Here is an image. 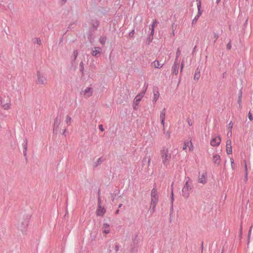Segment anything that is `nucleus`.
<instances>
[{
    "instance_id": "1",
    "label": "nucleus",
    "mask_w": 253,
    "mask_h": 253,
    "mask_svg": "<svg viewBox=\"0 0 253 253\" xmlns=\"http://www.w3.org/2000/svg\"><path fill=\"white\" fill-rule=\"evenodd\" d=\"M172 150L164 147L160 151V157L164 166L167 168L169 166L172 157Z\"/></svg>"
},
{
    "instance_id": "2",
    "label": "nucleus",
    "mask_w": 253,
    "mask_h": 253,
    "mask_svg": "<svg viewBox=\"0 0 253 253\" xmlns=\"http://www.w3.org/2000/svg\"><path fill=\"white\" fill-rule=\"evenodd\" d=\"M35 83L38 85H45L47 83L46 75L42 70H38L36 73Z\"/></svg>"
},
{
    "instance_id": "3",
    "label": "nucleus",
    "mask_w": 253,
    "mask_h": 253,
    "mask_svg": "<svg viewBox=\"0 0 253 253\" xmlns=\"http://www.w3.org/2000/svg\"><path fill=\"white\" fill-rule=\"evenodd\" d=\"M192 188V183L189 179H187L182 190V194L184 197L187 198L191 191Z\"/></svg>"
},
{
    "instance_id": "4",
    "label": "nucleus",
    "mask_w": 253,
    "mask_h": 253,
    "mask_svg": "<svg viewBox=\"0 0 253 253\" xmlns=\"http://www.w3.org/2000/svg\"><path fill=\"white\" fill-rule=\"evenodd\" d=\"M158 201V196L157 191L153 188L151 192V202L150 204V209L154 211H155L157 204Z\"/></svg>"
},
{
    "instance_id": "5",
    "label": "nucleus",
    "mask_w": 253,
    "mask_h": 253,
    "mask_svg": "<svg viewBox=\"0 0 253 253\" xmlns=\"http://www.w3.org/2000/svg\"><path fill=\"white\" fill-rule=\"evenodd\" d=\"M93 92L94 90L93 87L91 85H89L83 88L81 90L80 94L84 98L87 99L93 95Z\"/></svg>"
},
{
    "instance_id": "6",
    "label": "nucleus",
    "mask_w": 253,
    "mask_h": 253,
    "mask_svg": "<svg viewBox=\"0 0 253 253\" xmlns=\"http://www.w3.org/2000/svg\"><path fill=\"white\" fill-rule=\"evenodd\" d=\"M0 105L5 110H8L11 108V102L10 98L8 97L6 100H3L0 95Z\"/></svg>"
},
{
    "instance_id": "7",
    "label": "nucleus",
    "mask_w": 253,
    "mask_h": 253,
    "mask_svg": "<svg viewBox=\"0 0 253 253\" xmlns=\"http://www.w3.org/2000/svg\"><path fill=\"white\" fill-rule=\"evenodd\" d=\"M105 212V208L104 207L102 206L101 203L99 202V203L98 204V207L96 211V214L97 216L102 217L103 216Z\"/></svg>"
},
{
    "instance_id": "8",
    "label": "nucleus",
    "mask_w": 253,
    "mask_h": 253,
    "mask_svg": "<svg viewBox=\"0 0 253 253\" xmlns=\"http://www.w3.org/2000/svg\"><path fill=\"white\" fill-rule=\"evenodd\" d=\"M144 95V92L140 93L138 94H137L135 97L134 98L133 103V107L134 109L136 108V106L138 105L139 104L140 101L142 99Z\"/></svg>"
},
{
    "instance_id": "9",
    "label": "nucleus",
    "mask_w": 253,
    "mask_h": 253,
    "mask_svg": "<svg viewBox=\"0 0 253 253\" xmlns=\"http://www.w3.org/2000/svg\"><path fill=\"white\" fill-rule=\"evenodd\" d=\"M199 182L205 184L207 181V173L206 171H202L199 172V178H198Z\"/></svg>"
},
{
    "instance_id": "10",
    "label": "nucleus",
    "mask_w": 253,
    "mask_h": 253,
    "mask_svg": "<svg viewBox=\"0 0 253 253\" xmlns=\"http://www.w3.org/2000/svg\"><path fill=\"white\" fill-rule=\"evenodd\" d=\"M221 142V138L219 136L213 137L211 141V145L213 147L218 146Z\"/></svg>"
},
{
    "instance_id": "11",
    "label": "nucleus",
    "mask_w": 253,
    "mask_h": 253,
    "mask_svg": "<svg viewBox=\"0 0 253 253\" xmlns=\"http://www.w3.org/2000/svg\"><path fill=\"white\" fill-rule=\"evenodd\" d=\"M101 230L103 234H108L110 233L111 231L110 225L107 223H103Z\"/></svg>"
},
{
    "instance_id": "12",
    "label": "nucleus",
    "mask_w": 253,
    "mask_h": 253,
    "mask_svg": "<svg viewBox=\"0 0 253 253\" xmlns=\"http://www.w3.org/2000/svg\"><path fill=\"white\" fill-rule=\"evenodd\" d=\"M193 145L191 141L186 140L184 143L183 146V150H186L187 148H189V150L192 151L193 150Z\"/></svg>"
},
{
    "instance_id": "13",
    "label": "nucleus",
    "mask_w": 253,
    "mask_h": 253,
    "mask_svg": "<svg viewBox=\"0 0 253 253\" xmlns=\"http://www.w3.org/2000/svg\"><path fill=\"white\" fill-rule=\"evenodd\" d=\"M226 150L227 154H231L232 153V149L231 146V140L228 139L226 141Z\"/></svg>"
},
{
    "instance_id": "14",
    "label": "nucleus",
    "mask_w": 253,
    "mask_h": 253,
    "mask_svg": "<svg viewBox=\"0 0 253 253\" xmlns=\"http://www.w3.org/2000/svg\"><path fill=\"white\" fill-rule=\"evenodd\" d=\"M212 161L215 165L219 166L221 162L220 156L217 154H214L212 156Z\"/></svg>"
},
{
    "instance_id": "15",
    "label": "nucleus",
    "mask_w": 253,
    "mask_h": 253,
    "mask_svg": "<svg viewBox=\"0 0 253 253\" xmlns=\"http://www.w3.org/2000/svg\"><path fill=\"white\" fill-rule=\"evenodd\" d=\"M165 116H166V111L165 109H163L161 112L160 115V119L161 120V124L163 126H164V125H165Z\"/></svg>"
},
{
    "instance_id": "16",
    "label": "nucleus",
    "mask_w": 253,
    "mask_h": 253,
    "mask_svg": "<svg viewBox=\"0 0 253 253\" xmlns=\"http://www.w3.org/2000/svg\"><path fill=\"white\" fill-rule=\"evenodd\" d=\"M197 7H198V14L195 17V19L193 20V22H194V21L195 20V21H196V20L198 19V18L202 14V12H201V11L200 10L201 9V0H199L198 1V4H197Z\"/></svg>"
},
{
    "instance_id": "17",
    "label": "nucleus",
    "mask_w": 253,
    "mask_h": 253,
    "mask_svg": "<svg viewBox=\"0 0 253 253\" xmlns=\"http://www.w3.org/2000/svg\"><path fill=\"white\" fill-rule=\"evenodd\" d=\"M101 52V48L99 47H95L92 49V55L94 56H97L98 54H100Z\"/></svg>"
},
{
    "instance_id": "18",
    "label": "nucleus",
    "mask_w": 253,
    "mask_h": 253,
    "mask_svg": "<svg viewBox=\"0 0 253 253\" xmlns=\"http://www.w3.org/2000/svg\"><path fill=\"white\" fill-rule=\"evenodd\" d=\"M152 64L155 68H160L163 66V64L158 60H155Z\"/></svg>"
},
{
    "instance_id": "19",
    "label": "nucleus",
    "mask_w": 253,
    "mask_h": 253,
    "mask_svg": "<svg viewBox=\"0 0 253 253\" xmlns=\"http://www.w3.org/2000/svg\"><path fill=\"white\" fill-rule=\"evenodd\" d=\"M201 74H200V71L198 69L196 70L194 76V79L195 81H197L200 78Z\"/></svg>"
},
{
    "instance_id": "20",
    "label": "nucleus",
    "mask_w": 253,
    "mask_h": 253,
    "mask_svg": "<svg viewBox=\"0 0 253 253\" xmlns=\"http://www.w3.org/2000/svg\"><path fill=\"white\" fill-rule=\"evenodd\" d=\"M157 26V20L155 19V20H154L152 25H151V35H154V28L155 27H156V26Z\"/></svg>"
},
{
    "instance_id": "21",
    "label": "nucleus",
    "mask_w": 253,
    "mask_h": 253,
    "mask_svg": "<svg viewBox=\"0 0 253 253\" xmlns=\"http://www.w3.org/2000/svg\"><path fill=\"white\" fill-rule=\"evenodd\" d=\"M160 94L158 91L154 92V96L153 98V102L156 103L159 98Z\"/></svg>"
},
{
    "instance_id": "22",
    "label": "nucleus",
    "mask_w": 253,
    "mask_h": 253,
    "mask_svg": "<svg viewBox=\"0 0 253 253\" xmlns=\"http://www.w3.org/2000/svg\"><path fill=\"white\" fill-rule=\"evenodd\" d=\"M61 119L57 117L56 119L55 120L54 123V126H56L57 127H58L59 125L61 123Z\"/></svg>"
},
{
    "instance_id": "23",
    "label": "nucleus",
    "mask_w": 253,
    "mask_h": 253,
    "mask_svg": "<svg viewBox=\"0 0 253 253\" xmlns=\"http://www.w3.org/2000/svg\"><path fill=\"white\" fill-rule=\"evenodd\" d=\"M178 64L174 63L173 67V73L176 75L178 73Z\"/></svg>"
},
{
    "instance_id": "24",
    "label": "nucleus",
    "mask_w": 253,
    "mask_h": 253,
    "mask_svg": "<svg viewBox=\"0 0 253 253\" xmlns=\"http://www.w3.org/2000/svg\"><path fill=\"white\" fill-rule=\"evenodd\" d=\"M102 162V160L101 158H98L96 162H95L94 164V167H97Z\"/></svg>"
},
{
    "instance_id": "25",
    "label": "nucleus",
    "mask_w": 253,
    "mask_h": 253,
    "mask_svg": "<svg viewBox=\"0 0 253 253\" xmlns=\"http://www.w3.org/2000/svg\"><path fill=\"white\" fill-rule=\"evenodd\" d=\"M71 117H70L69 116H67L66 117V119H65V122L66 123V124H68V125H70V123H71Z\"/></svg>"
},
{
    "instance_id": "26",
    "label": "nucleus",
    "mask_w": 253,
    "mask_h": 253,
    "mask_svg": "<svg viewBox=\"0 0 253 253\" xmlns=\"http://www.w3.org/2000/svg\"><path fill=\"white\" fill-rule=\"evenodd\" d=\"M100 42L102 44H104L106 42V38L104 37L100 38Z\"/></svg>"
},
{
    "instance_id": "27",
    "label": "nucleus",
    "mask_w": 253,
    "mask_h": 253,
    "mask_svg": "<svg viewBox=\"0 0 253 253\" xmlns=\"http://www.w3.org/2000/svg\"><path fill=\"white\" fill-rule=\"evenodd\" d=\"M230 162H231V168L233 169H234V160L233 158H230Z\"/></svg>"
},
{
    "instance_id": "28",
    "label": "nucleus",
    "mask_w": 253,
    "mask_h": 253,
    "mask_svg": "<svg viewBox=\"0 0 253 253\" xmlns=\"http://www.w3.org/2000/svg\"><path fill=\"white\" fill-rule=\"evenodd\" d=\"M232 127H233V124L231 122H230L228 125V130L229 131H231Z\"/></svg>"
},
{
    "instance_id": "29",
    "label": "nucleus",
    "mask_w": 253,
    "mask_h": 253,
    "mask_svg": "<svg viewBox=\"0 0 253 253\" xmlns=\"http://www.w3.org/2000/svg\"><path fill=\"white\" fill-rule=\"evenodd\" d=\"M249 119L251 121H253V116L250 112H249Z\"/></svg>"
},
{
    "instance_id": "30",
    "label": "nucleus",
    "mask_w": 253,
    "mask_h": 253,
    "mask_svg": "<svg viewBox=\"0 0 253 253\" xmlns=\"http://www.w3.org/2000/svg\"><path fill=\"white\" fill-rule=\"evenodd\" d=\"M241 97H242V93H240V96L239 97L238 100V103L239 104H240L241 102Z\"/></svg>"
},
{
    "instance_id": "31",
    "label": "nucleus",
    "mask_w": 253,
    "mask_h": 253,
    "mask_svg": "<svg viewBox=\"0 0 253 253\" xmlns=\"http://www.w3.org/2000/svg\"><path fill=\"white\" fill-rule=\"evenodd\" d=\"M231 135H232V132L231 131H228V132H227V135L228 137H230L231 136Z\"/></svg>"
},
{
    "instance_id": "32",
    "label": "nucleus",
    "mask_w": 253,
    "mask_h": 253,
    "mask_svg": "<svg viewBox=\"0 0 253 253\" xmlns=\"http://www.w3.org/2000/svg\"><path fill=\"white\" fill-rule=\"evenodd\" d=\"M99 129H100L101 131H104V128H103V127L102 125H99Z\"/></svg>"
},
{
    "instance_id": "33",
    "label": "nucleus",
    "mask_w": 253,
    "mask_h": 253,
    "mask_svg": "<svg viewBox=\"0 0 253 253\" xmlns=\"http://www.w3.org/2000/svg\"><path fill=\"white\" fill-rule=\"evenodd\" d=\"M134 33V30H133L129 34V36H132L133 35Z\"/></svg>"
},
{
    "instance_id": "34",
    "label": "nucleus",
    "mask_w": 253,
    "mask_h": 253,
    "mask_svg": "<svg viewBox=\"0 0 253 253\" xmlns=\"http://www.w3.org/2000/svg\"><path fill=\"white\" fill-rule=\"evenodd\" d=\"M74 54L75 56V58H76L78 55V51L77 50L74 51Z\"/></svg>"
},
{
    "instance_id": "35",
    "label": "nucleus",
    "mask_w": 253,
    "mask_h": 253,
    "mask_svg": "<svg viewBox=\"0 0 253 253\" xmlns=\"http://www.w3.org/2000/svg\"><path fill=\"white\" fill-rule=\"evenodd\" d=\"M37 42L38 43L40 44L41 42V40L39 38H38L37 39Z\"/></svg>"
},
{
    "instance_id": "36",
    "label": "nucleus",
    "mask_w": 253,
    "mask_h": 253,
    "mask_svg": "<svg viewBox=\"0 0 253 253\" xmlns=\"http://www.w3.org/2000/svg\"><path fill=\"white\" fill-rule=\"evenodd\" d=\"M171 200H172V203H173V192H172L171 193Z\"/></svg>"
},
{
    "instance_id": "37",
    "label": "nucleus",
    "mask_w": 253,
    "mask_h": 253,
    "mask_svg": "<svg viewBox=\"0 0 253 253\" xmlns=\"http://www.w3.org/2000/svg\"><path fill=\"white\" fill-rule=\"evenodd\" d=\"M183 67H184V64H183V63H181V72L182 71Z\"/></svg>"
},
{
    "instance_id": "38",
    "label": "nucleus",
    "mask_w": 253,
    "mask_h": 253,
    "mask_svg": "<svg viewBox=\"0 0 253 253\" xmlns=\"http://www.w3.org/2000/svg\"><path fill=\"white\" fill-rule=\"evenodd\" d=\"M245 169L246 172H247V166L246 164H245Z\"/></svg>"
},
{
    "instance_id": "39",
    "label": "nucleus",
    "mask_w": 253,
    "mask_h": 253,
    "mask_svg": "<svg viewBox=\"0 0 253 253\" xmlns=\"http://www.w3.org/2000/svg\"><path fill=\"white\" fill-rule=\"evenodd\" d=\"M99 202H100V203H101V200L100 198H98V204L99 203Z\"/></svg>"
},
{
    "instance_id": "40",
    "label": "nucleus",
    "mask_w": 253,
    "mask_h": 253,
    "mask_svg": "<svg viewBox=\"0 0 253 253\" xmlns=\"http://www.w3.org/2000/svg\"><path fill=\"white\" fill-rule=\"evenodd\" d=\"M119 212V210H117V211H116L115 213H116V214H118Z\"/></svg>"
},
{
    "instance_id": "41",
    "label": "nucleus",
    "mask_w": 253,
    "mask_h": 253,
    "mask_svg": "<svg viewBox=\"0 0 253 253\" xmlns=\"http://www.w3.org/2000/svg\"><path fill=\"white\" fill-rule=\"evenodd\" d=\"M122 204H120V205H119V208H121V207H122Z\"/></svg>"
},
{
    "instance_id": "42",
    "label": "nucleus",
    "mask_w": 253,
    "mask_h": 253,
    "mask_svg": "<svg viewBox=\"0 0 253 253\" xmlns=\"http://www.w3.org/2000/svg\"><path fill=\"white\" fill-rule=\"evenodd\" d=\"M179 52H180V51H179V49H178L177 51V53H179Z\"/></svg>"
},
{
    "instance_id": "43",
    "label": "nucleus",
    "mask_w": 253,
    "mask_h": 253,
    "mask_svg": "<svg viewBox=\"0 0 253 253\" xmlns=\"http://www.w3.org/2000/svg\"><path fill=\"white\" fill-rule=\"evenodd\" d=\"M228 48L230 49V46L228 45Z\"/></svg>"
},
{
    "instance_id": "44",
    "label": "nucleus",
    "mask_w": 253,
    "mask_h": 253,
    "mask_svg": "<svg viewBox=\"0 0 253 253\" xmlns=\"http://www.w3.org/2000/svg\"><path fill=\"white\" fill-rule=\"evenodd\" d=\"M220 0H217V1H220Z\"/></svg>"
}]
</instances>
